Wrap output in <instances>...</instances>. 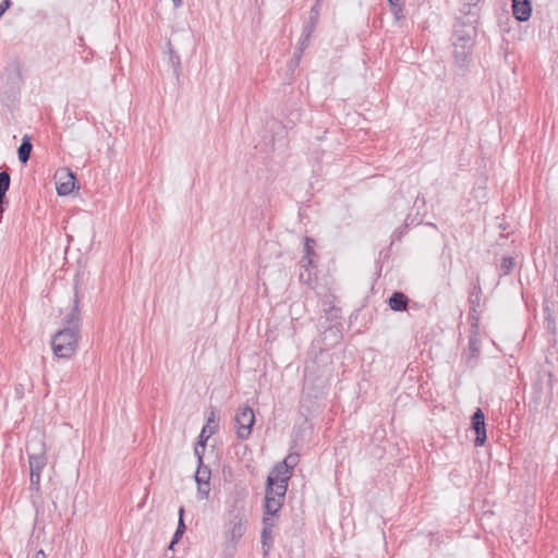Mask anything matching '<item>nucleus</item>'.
<instances>
[{"instance_id":"2eb2a0df","label":"nucleus","mask_w":558,"mask_h":558,"mask_svg":"<svg viewBox=\"0 0 558 558\" xmlns=\"http://www.w3.org/2000/svg\"><path fill=\"white\" fill-rule=\"evenodd\" d=\"M313 244H314V240L306 236L305 243H304L305 255L302 258V262L304 263V265H303L304 267L310 266L313 262L312 256L315 255L314 250H313Z\"/></svg>"},{"instance_id":"6ab92c4d","label":"nucleus","mask_w":558,"mask_h":558,"mask_svg":"<svg viewBox=\"0 0 558 558\" xmlns=\"http://www.w3.org/2000/svg\"><path fill=\"white\" fill-rule=\"evenodd\" d=\"M482 290L480 286H475L470 293V303L472 311L475 312L476 307L480 306Z\"/></svg>"},{"instance_id":"1a4fd4ad","label":"nucleus","mask_w":558,"mask_h":558,"mask_svg":"<svg viewBox=\"0 0 558 558\" xmlns=\"http://www.w3.org/2000/svg\"><path fill=\"white\" fill-rule=\"evenodd\" d=\"M81 307H80V296L77 291V284L75 286L74 301L73 307L71 312L64 317L65 327H75L80 329V320H81Z\"/></svg>"},{"instance_id":"0eeeda50","label":"nucleus","mask_w":558,"mask_h":558,"mask_svg":"<svg viewBox=\"0 0 558 558\" xmlns=\"http://www.w3.org/2000/svg\"><path fill=\"white\" fill-rule=\"evenodd\" d=\"M276 525V520L269 517L263 518V530H262V545L264 554H268L272 546V529Z\"/></svg>"},{"instance_id":"c85d7f7f","label":"nucleus","mask_w":558,"mask_h":558,"mask_svg":"<svg viewBox=\"0 0 558 558\" xmlns=\"http://www.w3.org/2000/svg\"><path fill=\"white\" fill-rule=\"evenodd\" d=\"M393 8H395V15L399 20L402 16V14H401V12H402L401 3L399 4V7H393Z\"/></svg>"},{"instance_id":"6e6552de","label":"nucleus","mask_w":558,"mask_h":558,"mask_svg":"<svg viewBox=\"0 0 558 558\" xmlns=\"http://www.w3.org/2000/svg\"><path fill=\"white\" fill-rule=\"evenodd\" d=\"M470 36L458 37L453 43V53L458 63H464L470 53Z\"/></svg>"},{"instance_id":"9b49d317","label":"nucleus","mask_w":558,"mask_h":558,"mask_svg":"<svg viewBox=\"0 0 558 558\" xmlns=\"http://www.w3.org/2000/svg\"><path fill=\"white\" fill-rule=\"evenodd\" d=\"M512 12L518 21H527L532 13L530 0H512Z\"/></svg>"},{"instance_id":"39448f33","label":"nucleus","mask_w":558,"mask_h":558,"mask_svg":"<svg viewBox=\"0 0 558 558\" xmlns=\"http://www.w3.org/2000/svg\"><path fill=\"white\" fill-rule=\"evenodd\" d=\"M292 472L286 468L283 464L278 463L271 471V473L267 477V485L269 487H277L278 485H282L283 489H288V481L291 477Z\"/></svg>"},{"instance_id":"a878e982","label":"nucleus","mask_w":558,"mask_h":558,"mask_svg":"<svg viewBox=\"0 0 558 558\" xmlns=\"http://www.w3.org/2000/svg\"><path fill=\"white\" fill-rule=\"evenodd\" d=\"M205 433H206V427H204L201 432V435L198 437V442L197 445L202 446L203 448L205 447V442L207 440V438L209 437V435L205 436Z\"/></svg>"},{"instance_id":"9d476101","label":"nucleus","mask_w":558,"mask_h":558,"mask_svg":"<svg viewBox=\"0 0 558 558\" xmlns=\"http://www.w3.org/2000/svg\"><path fill=\"white\" fill-rule=\"evenodd\" d=\"M59 175L57 192L59 195H69L75 187L76 178L72 172H62Z\"/></svg>"},{"instance_id":"aec40b11","label":"nucleus","mask_w":558,"mask_h":558,"mask_svg":"<svg viewBox=\"0 0 558 558\" xmlns=\"http://www.w3.org/2000/svg\"><path fill=\"white\" fill-rule=\"evenodd\" d=\"M299 461H300L299 453H289L283 459L281 464H283L286 468H288L292 472V470L298 465Z\"/></svg>"},{"instance_id":"dca6fc26","label":"nucleus","mask_w":558,"mask_h":558,"mask_svg":"<svg viewBox=\"0 0 558 558\" xmlns=\"http://www.w3.org/2000/svg\"><path fill=\"white\" fill-rule=\"evenodd\" d=\"M316 25V23L308 21L307 24L304 26L302 39L300 43V53H302V51L305 49L306 43L308 41L313 32L315 31Z\"/></svg>"},{"instance_id":"72a5a7b5","label":"nucleus","mask_w":558,"mask_h":558,"mask_svg":"<svg viewBox=\"0 0 558 558\" xmlns=\"http://www.w3.org/2000/svg\"><path fill=\"white\" fill-rule=\"evenodd\" d=\"M174 8H180L182 5V0H172Z\"/></svg>"},{"instance_id":"7c9ffc66","label":"nucleus","mask_w":558,"mask_h":558,"mask_svg":"<svg viewBox=\"0 0 558 558\" xmlns=\"http://www.w3.org/2000/svg\"><path fill=\"white\" fill-rule=\"evenodd\" d=\"M214 423V418L213 417H209L208 421H207V425L205 426L206 428L209 427L210 428V433L209 434H213L214 433V428L210 427V424Z\"/></svg>"},{"instance_id":"393cba45","label":"nucleus","mask_w":558,"mask_h":558,"mask_svg":"<svg viewBox=\"0 0 558 558\" xmlns=\"http://www.w3.org/2000/svg\"><path fill=\"white\" fill-rule=\"evenodd\" d=\"M183 514H184V508L181 507L179 509V522H178V527L177 530H182V532L185 531V524H184V520H183Z\"/></svg>"},{"instance_id":"473e14b6","label":"nucleus","mask_w":558,"mask_h":558,"mask_svg":"<svg viewBox=\"0 0 558 558\" xmlns=\"http://www.w3.org/2000/svg\"><path fill=\"white\" fill-rule=\"evenodd\" d=\"M392 7H399L402 0H388Z\"/></svg>"},{"instance_id":"a211bd4d","label":"nucleus","mask_w":558,"mask_h":558,"mask_svg":"<svg viewBox=\"0 0 558 558\" xmlns=\"http://www.w3.org/2000/svg\"><path fill=\"white\" fill-rule=\"evenodd\" d=\"M10 174L7 171L0 172V197L5 198V193L10 186Z\"/></svg>"},{"instance_id":"f704fd0d","label":"nucleus","mask_w":558,"mask_h":558,"mask_svg":"<svg viewBox=\"0 0 558 558\" xmlns=\"http://www.w3.org/2000/svg\"><path fill=\"white\" fill-rule=\"evenodd\" d=\"M5 203V198L0 197V213H2L3 208L2 205Z\"/></svg>"},{"instance_id":"ddd939ff","label":"nucleus","mask_w":558,"mask_h":558,"mask_svg":"<svg viewBox=\"0 0 558 558\" xmlns=\"http://www.w3.org/2000/svg\"><path fill=\"white\" fill-rule=\"evenodd\" d=\"M409 299L402 292H393L388 300L389 307L396 312L405 311L408 307Z\"/></svg>"},{"instance_id":"b1692460","label":"nucleus","mask_w":558,"mask_h":558,"mask_svg":"<svg viewBox=\"0 0 558 558\" xmlns=\"http://www.w3.org/2000/svg\"><path fill=\"white\" fill-rule=\"evenodd\" d=\"M209 492H210L209 484H198L197 493H198L199 498H202V499L208 498Z\"/></svg>"},{"instance_id":"f8f14e48","label":"nucleus","mask_w":558,"mask_h":558,"mask_svg":"<svg viewBox=\"0 0 558 558\" xmlns=\"http://www.w3.org/2000/svg\"><path fill=\"white\" fill-rule=\"evenodd\" d=\"M245 521L242 518L235 517L228 524V537L231 542H238L245 533Z\"/></svg>"},{"instance_id":"4468645a","label":"nucleus","mask_w":558,"mask_h":558,"mask_svg":"<svg viewBox=\"0 0 558 558\" xmlns=\"http://www.w3.org/2000/svg\"><path fill=\"white\" fill-rule=\"evenodd\" d=\"M33 149L32 138L29 135H24L22 138V143L17 149L19 159L22 163H26L31 157V153Z\"/></svg>"},{"instance_id":"4be33fe9","label":"nucleus","mask_w":558,"mask_h":558,"mask_svg":"<svg viewBox=\"0 0 558 558\" xmlns=\"http://www.w3.org/2000/svg\"><path fill=\"white\" fill-rule=\"evenodd\" d=\"M469 351H470L471 357H476L478 355V352H480L478 341L475 337H471L469 340Z\"/></svg>"},{"instance_id":"f03ea898","label":"nucleus","mask_w":558,"mask_h":558,"mask_svg":"<svg viewBox=\"0 0 558 558\" xmlns=\"http://www.w3.org/2000/svg\"><path fill=\"white\" fill-rule=\"evenodd\" d=\"M80 329L64 327L52 338L51 345L54 355L59 359H70L77 349Z\"/></svg>"},{"instance_id":"f257e3e1","label":"nucleus","mask_w":558,"mask_h":558,"mask_svg":"<svg viewBox=\"0 0 558 558\" xmlns=\"http://www.w3.org/2000/svg\"><path fill=\"white\" fill-rule=\"evenodd\" d=\"M26 451L28 454L29 470H31V489L39 492L40 489V474L47 464L45 442L39 435L29 437Z\"/></svg>"},{"instance_id":"412c9836","label":"nucleus","mask_w":558,"mask_h":558,"mask_svg":"<svg viewBox=\"0 0 558 558\" xmlns=\"http://www.w3.org/2000/svg\"><path fill=\"white\" fill-rule=\"evenodd\" d=\"M514 267V260L510 256H505L501 259L500 268L504 275H509Z\"/></svg>"},{"instance_id":"cd10ccee","label":"nucleus","mask_w":558,"mask_h":558,"mask_svg":"<svg viewBox=\"0 0 558 558\" xmlns=\"http://www.w3.org/2000/svg\"><path fill=\"white\" fill-rule=\"evenodd\" d=\"M11 1L10 0H3L0 4V16L10 8Z\"/></svg>"},{"instance_id":"f3484780","label":"nucleus","mask_w":558,"mask_h":558,"mask_svg":"<svg viewBox=\"0 0 558 558\" xmlns=\"http://www.w3.org/2000/svg\"><path fill=\"white\" fill-rule=\"evenodd\" d=\"M210 480V471L207 466L203 465V463L198 464V468L195 473V481L197 484H209Z\"/></svg>"},{"instance_id":"7ed1b4c3","label":"nucleus","mask_w":558,"mask_h":558,"mask_svg":"<svg viewBox=\"0 0 558 558\" xmlns=\"http://www.w3.org/2000/svg\"><path fill=\"white\" fill-rule=\"evenodd\" d=\"M287 490L283 489L282 485L277 487L266 486L265 492V504H264V517L275 519V515L282 508Z\"/></svg>"},{"instance_id":"c756f323","label":"nucleus","mask_w":558,"mask_h":558,"mask_svg":"<svg viewBox=\"0 0 558 558\" xmlns=\"http://www.w3.org/2000/svg\"><path fill=\"white\" fill-rule=\"evenodd\" d=\"M195 454L197 456L198 458V464L203 463V460H202V453H201V450H198V447L196 446L195 449Z\"/></svg>"},{"instance_id":"20e7f679","label":"nucleus","mask_w":558,"mask_h":558,"mask_svg":"<svg viewBox=\"0 0 558 558\" xmlns=\"http://www.w3.org/2000/svg\"><path fill=\"white\" fill-rule=\"evenodd\" d=\"M234 420L238 438L241 440L247 439L252 434V427L255 423L253 409L248 405L239 408Z\"/></svg>"},{"instance_id":"423d86ee","label":"nucleus","mask_w":558,"mask_h":558,"mask_svg":"<svg viewBox=\"0 0 558 558\" xmlns=\"http://www.w3.org/2000/svg\"><path fill=\"white\" fill-rule=\"evenodd\" d=\"M472 428L474 429L476 437L474 439V445L476 447L483 446L486 441V425H485V415L483 411L478 408L472 415Z\"/></svg>"},{"instance_id":"bb28decb","label":"nucleus","mask_w":558,"mask_h":558,"mask_svg":"<svg viewBox=\"0 0 558 558\" xmlns=\"http://www.w3.org/2000/svg\"><path fill=\"white\" fill-rule=\"evenodd\" d=\"M184 532H182V530H177L173 537H172V541L170 543V546L169 548H172L173 545L179 542V539L181 538V536L183 535Z\"/></svg>"},{"instance_id":"5701e85b","label":"nucleus","mask_w":558,"mask_h":558,"mask_svg":"<svg viewBox=\"0 0 558 558\" xmlns=\"http://www.w3.org/2000/svg\"><path fill=\"white\" fill-rule=\"evenodd\" d=\"M318 20H319V0H317L316 3L311 9L308 21L317 24Z\"/></svg>"},{"instance_id":"2f4dec72","label":"nucleus","mask_w":558,"mask_h":558,"mask_svg":"<svg viewBox=\"0 0 558 558\" xmlns=\"http://www.w3.org/2000/svg\"><path fill=\"white\" fill-rule=\"evenodd\" d=\"M34 558H46V555L44 553V550H38L36 554H35V557Z\"/></svg>"}]
</instances>
